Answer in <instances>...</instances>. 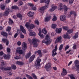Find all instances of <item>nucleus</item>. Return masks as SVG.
Instances as JSON below:
<instances>
[{"mask_svg": "<svg viewBox=\"0 0 79 79\" xmlns=\"http://www.w3.org/2000/svg\"><path fill=\"white\" fill-rule=\"evenodd\" d=\"M45 6H43L40 8L39 11L41 13V14L43 15V13L44 12V10H46V8H47L48 7V5H49V3H50V0H48L45 1Z\"/></svg>", "mask_w": 79, "mask_h": 79, "instance_id": "1", "label": "nucleus"}, {"mask_svg": "<svg viewBox=\"0 0 79 79\" xmlns=\"http://www.w3.org/2000/svg\"><path fill=\"white\" fill-rule=\"evenodd\" d=\"M28 40L30 44H31V43L32 44L33 46L34 47H37L38 44L37 42L38 40L36 38H33L31 40V39H28Z\"/></svg>", "mask_w": 79, "mask_h": 79, "instance_id": "2", "label": "nucleus"}, {"mask_svg": "<svg viewBox=\"0 0 79 79\" xmlns=\"http://www.w3.org/2000/svg\"><path fill=\"white\" fill-rule=\"evenodd\" d=\"M52 41V40H50V36L49 35H47L46 36L45 39L42 41V42L46 44H49L51 43Z\"/></svg>", "mask_w": 79, "mask_h": 79, "instance_id": "3", "label": "nucleus"}, {"mask_svg": "<svg viewBox=\"0 0 79 79\" xmlns=\"http://www.w3.org/2000/svg\"><path fill=\"white\" fill-rule=\"evenodd\" d=\"M1 64L0 65V69L2 70H4V71H7V70H10L11 69V68L10 67H8L6 68H5L4 67H3V66H5V64L4 63V61L1 60Z\"/></svg>", "mask_w": 79, "mask_h": 79, "instance_id": "4", "label": "nucleus"}, {"mask_svg": "<svg viewBox=\"0 0 79 79\" xmlns=\"http://www.w3.org/2000/svg\"><path fill=\"white\" fill-rule=\"evenodd\" d=\"M41 59H40L39 57H38L35 62V66L36 68L37 69H39V68L40 66V62Z\"/></svg>", "mask_w": 79, "mask_h": 79, "instance_id": "5", "label": "nucleus"}, {"mask_svg": "<svg viewBox=\"0 0 79 79\" xmlns=\"http://www.w3.org/2000/svg\"><path fill=\"white\" fill-rule=\"evenodd\" d=\"M25 26L29 31V29H32L35 27V26L33 24H31L30 25V23L29 22H27L25 24Z\"/></svg>", "mask_w": 79, "mask_h": 79, "instance_id": "6", "label": "nucleus"}, {"mask_svg": "<svg viewBox=\"0 0 79 79\" xmlns=\"http://www.w3.org/2000/svg\"><path fill=\"white\" fill-rule=\"evenodd\" d=\"M21 47H19L17 48V50L16 51V53L18 52L19 54L22 55V54H23L25 52H26V51L25 50L23 51L22 50H19V49H21Z\"/></svg>", "mask_w": 79, "mask_h": 79, "instance_id": "7", "label": "nucleus"}, {"mask_svg": "<svg viewBox=\"0 0 79 79\" xmlns=\"http://www.w3.org/2000/svg\"><path fill=\"white\" fill-rule=\"evenodd\" d=\"M51 63L50 62H48L45 65L44 68L46 69L47 71L50 70V69L51 68Z\"/></svg>", "mask_w": 79, "mask_h": 79, "instance_id": "8", "label": "nucleus"}, {"mask_svg": "<svg viewBox=\"0 0 79 79\" xmlns=\"http://www.w3.org/2000/svg\"><path fill=\"white\" fill-rule=\"evenodd\" d=\"M57 45L56 44L55 46V48L52 51V56L54 57L57 54V53L56 52L57 50Z\"/></svg>", "mask_w": 79, "mask_h": 79, "instance_id": "9", "label": "nucleus"}, {"mask_svg": "<svg viewBox=\"0 0 79 79\" xmlns=\"http://www.w3.org/2000/svg\"><path fill=\"white\" fill-rule=\"evenodd\" d=\"M63 41L62 39V37L61 36H58L55 42V43H57V42H61Z\"/></svg>", "mask_w": 79, "mask_h": 79, "instance_id": "10", "label": "nucleus"}, {"mask_svg": "<svg viewBox=\"0 0 79 79\" xmlns=\"http://www.w3.org/2000/svg\"><path fill=\"white\" fill-rule=\"evenodd\" d=\"M28 31L30 32L29 35H30V36H36V33L34 32H32V30L28 29Z\"/></svg>", "mask_w": 79, "mask_h": 79, "instance_id": "11", "label": "nucleus"}, {"mask_svg": "<svg viewBox=\"0 0 79 79\" xmlns=\"http://www.w3.org/2000/svg\"><path fill=\"white\" fill-rule=\"evenodd\" d=\"M39 33H38V35L41 37V39H44V35L43 34L41 35V33H42V30L40 28L39 29Z\"/></svg>", "mask_w": 79, "mask_h": 79, "instance_id": "12", "label": "nucleus"}, {"mask_svg": "<svg viewBox=\"0 0 79 79\" xmlns=\"http://www.w3.org/2000/svg\"><path fill=\"white\" fill-rule=\"evenodd\" d=\"M67 74V71L66 70L64 69H63V71L61 73V75L62 76H64Z\"/></svg>", "mask_w": 79, "mask_h": 79, "instance_id": "13", "label": "nucleus"}, {"mask_svg": "<svg viewBox=\"0 0 79 79\" xmlns=\"http://www.w3.org/2000/svg\"><path fill=\"white\" fill-rule=\"evenodd\" d=\"M52 8L49 10V11H53L57 8V6L54 5H52Z\"/></svg>", "mask_w": 79, "mask_h": 79, "instance_id": "14", "label": "nucleus"}, {"mask_svg": "<svg viewBox=\"0 0 79 79\" xmlns=\"http://www.w3.org/2000/svg\"><path fill=\"white\" fill-rule=\"evenodd\" d=\"M9 13H10V8H7L6 9V11L4 12V15L8 16Z\"/></svg>", "mask_w": 79, "mask_h": 79, "instance_id": "15", "label": "nucleus"}, {"mask_svg": "<svg viewBox=\"0 0 79 79\" xmlns=\"http://www.w3.org/2000/svg\"><path fill=\"white\" fill-rule=\"evenodd\" d=\"M60 19L61 21H64L65 23L66 22V16L65 15L60 16Z\"/></svg>", "mask_w": 79, "mask_h": 79, "instance_id": "16", "label": "nucleus"}, {"mask_svg": "<svg viewBox=\"0 0 79 79\" xmlns=\"http://www.w3.org/2000/svg\"><path fill=\"white\" fill-rule=\"evenodd\" d=\"M22 48L23 50H26L27 48V44L25 42L23 43Z\"/></svg>", "mask_w": 79, "mask_h": 79, "instance_id": "17", "label": "nucleus"}, {"mask_svg": "<svg viewBox=\"0 0 79 79\" xmlns=\"http://www.w3.org/2000/svg\"><path fill=\"white\" fill-rule=\"evenodd\" d=\"M73 15H74L75 16H76L77 15V14H76V12L74 11H71L70 12V14L68 16L69 18H70V17H71V15H73Z\"/></svg>", "mask_w": 79, "mask_h": 79, "instance_id": "18", "label": "nucleus"}, {"mask_svg": "<svg viewBox=\"0 0 79 79\" xmlns=\"http://www.w3.org/2000/svg\"><path fill=\"white\" fill-rule=\"evenodd\" d=\"M20 29L22 31V32H23L24 34H26V30L24 28V27L22 26H20Z\"/></svg>", "mask_w": 79, "mask_h": 79, "instance_id": "19", "label": "nucleus"}, {"mask_svg": "<svg viewBox=\"0 0 79 79\" xmlns=\"http://www.w3.org/2000/svg\"><path fill=\"white\" fill-rule=\"evenodd\" d=\"M62 30V28H60L59 29L56 28V33L58 34H60V32H61V31Z\"/></svg>", "mask_w": 79, "mask_h": 79, "instance_id": "20", "label": "nucleus"}, {"mask_svg": "<svg viewBox=\"0 0 79 79\" xmlns=\"http://www.w3.org/2000/svg\"><path fill=\"white\" fill-rule=\"evenodd\" d=\"M2 41L4 43H6V45H8L9 44V41H8L7 39H3L2 40Z\"/></svg>", "mask_w": 79, "mask_h": 79, "instance_id": "21", "label": "nucleus"}, {"mask_svg": "<svg viewBox=\"0 0 79 79\" xmlns=\"http://www.w3.org/2000/svg\"><path fill=\"white\" fill-rule=\"evenodd\" d=\"M34 58H35V55H33L31 56L29 60V62L30 63H31L34 60Z\"/></svg>", "mask_w": 79, "mask_h": 79, "instance_id": "22", "label": "nucleus"}, {"mask_svg": "<svg viewBox=\"0 0 79 79\" xmlns=\"http://www.w3.org/2000/svg\"><path fill=\"white\" fill-rule=\"evenodd\" d=\"M63 9V4H62V3H61L59 6V7H58V10H60V11H61V10H62Z\"/></svg>", "mask_w": 79, "mask_h": 79, "instance_id": "23", "label": "nucleus"}, {"mask_svg": "<svg viewBox=\"0 0 79 79\" xmlns=\"http://www.w3.org/2000/svg\"><path fill=\"white\" fill-rule=\"evenodd\" d=\"M68 34L66 33V35H64L63 36V38H64V39H70L71 37L70 36L68 35Z\"/></svg>", "mask_w": 79, "mask_h": 79, "instance_id": "24", "label": "nucleus"}, {"mask_svg": "<svg viewBox=\"0 0 79 79\" xmlns=\"http://www.w3.org/2000/svg\"><path fill=\"white\" fill-rule=\"evenodd\" d=\"M31 56V53L30 52L28 53L26 55L25 57L26 59L29 58Z\"/></svg>", "mask_w": 79, "mask_h": 79, "instance_id": "25", "label": "nucleus"}, {"mask_svg": "<svg viewBox=\"0 0 79 79\" xmlns=\"http://www.w3.org/2000/svg\"><path fill=\"white\" fill-rule=\"evenodd\" d=\"M34 15V13L32 12H30L28 13V15L29 16V17H31L32 16Z\"/></svg>", "mask_w": 79, "mask_h": 79, "instance_id": "26", "label": "nucleus"}, {"mask_svg": "<svg viewBox=\"0 0 79 79\" xmlns=\"http://www.w3.org/2000/svg\"><path fill=\"white\" fill-rule=\"evenodd\" d=\"M1 34L2 35H3L4 36H6V37L8 36V34L6 32L3 31L1 32Z\"/></svg>", "mask_w": 79, "mask_h": 79, "instance_id": "27", "label": "nucleus"}, {"mask_svg": "<svg viewBox=\"0 0 79 79\" xmlns=\"http://www.w3.org/2000/svg\"><path fill=\"white\" fill-rule=\"evenodd\" d=\"M5 59H9L10 58V55H5L4 56Z\"/></svg>", "mask_w": 79, "mask_h": 79, "instance_id": "28", "label": "nucleus"}, {"mask_svg": "<svg viewBox=\"0 0 79 79\" xmlns=\"http://www.w3.org/2000/svg\"><path fill=\"white\" fill-rule=\"evenodd\" d=\"M16 63L17 64H18L19 65H23L24 64V63H23L22 62L18 61L16 62Z\"/></svg>", "mask_w": 79, "mask_h": 79, "instance_id": "29", "label": "nucleus"}, {"mask_svg": "<svg viewBox=\"0 0 79 79\" xmlns=\"http://www.w3.org/2000/svg\"><path fill=\"white\" fill-rule=\"evenodd\" d=\"M78 37V32H77L75 34V35L74 36H73V38L74 39H76Z\"/></svg>", "mask_w": 79, "mask_h": 79, "instance_id": "30", "label": "nucleus"}, {"mask_svg": "<svg viewBox=\"0 0 79 79\" xmlns=\"http://www.w3.org/2000/svg\"><path fill=\"white\" fill-rule=\"evenodd\" d=\"M73 32V31L72 30H69L67 32V34H71V33H72Z\"/></svg>", "mask_w": 79, "mask_h": 79, "instance_id": "31", "label": "nucleus"}, {"mask_svg": "<svg viewBox=\"0 0 79 79\" xmlns=\"http://www.w3.org/2000/svg\"><path fill=\"white\" fill-rule=\"evenodd\" d=\"M37 53L39 55L40 57H42V52L40 50H39L37 51Z\"/></svg>", "mask_w": 79, "mask_h": 79, "instance_id": "32", "label": "nucleus"}, {"mask_svg": "<svg viewBox=\"0 0 79 79\" xmlns=\"http://www.w3.org/2000/svg\"><path fill=\"white\" fill-rule=\"evenodd\" d=\"M1 8L2 10H5V6L3 4L1 5Z\"/></svg>", "mask_w": 79, "mask_h": 79, "instance_id": "33", "label": "nucleus"}, {"mask_svg": "<svg viewBox=\"0 0 79 79\" xmlns=\"http://www.w3.org/2000/svg\"><path fill=\"white\" fill-rule=\"evenodd\" d=\"M17 16L20 19H22V15L20 14H19L17 15Z\"/></svg>", "mask_w": 79, "mask_h": 79, "instance_id": "34", "label": "nucleus"}, {"mask_svg": "<svg viewBox=\"0 0 79 79\" xmlns=\"http://www.w3.org/2000/svg\"><path fill=\"white\" fill-rule=\"evenodd\" d=\"M9 24H11L13 23V21L11 19H9Z\"/></svg>", "mask_w": 79, "mask_h": 79, "instance_id": "35", "label": "nucleus"}, {"mask_svg": "<svg viewBox=\"0 0 79 79\" xmlns=\"http://www.w3.org/2000/svg\"><path fill=\"white\" fill-rule=\"evenodd\" d=\"M64 11L65 12L67 11H68V7L64 5Z\"/></svg>", "mask_w": 79, "mask_h": 79, "instance_id": "36", "label": "nucleus"}, {"mask_svg": "<svg viewBox=\"0 0 79 79\" xmlns=\"http://www.w3.org/2000/svg\"><path fill=\"white\" fill-rule=\"evenodd\" d=\"M51 18V16L47 17L46 18H45V21H49V20Z\"/></svg>", "mask_w": 79, "mask_h": 79, "instance_id": "37", "label": "nucleus"}, {"mask_svg": "<svg viewBox=\"0 0 79 79\" xmlns=\"http://www.w3.org/2000/svg\"><path fill=\"white\" fill-rule=\"evenodd\" d=\"M12 9H14V10H17V9H18V7L16 6H12Z\"/></svg>", "mask_w": 79, "mask_h": 79, "instance_id": "38", "label": "nucleus"}, {"mask_svg": "<svg viewBox=\"0 0 79 79\" xmlns=\"http://www.w3.org/2000/svg\"><path fill=\"white\" fill-rule=\"evenodd\" d=\"M42 32L44 34H47V30L45 28H44L43 29Z\"/></svg>", "mask_w": 79, "mask_h": 79, "instance_id": "39", "label": "nucleus"}, {"mask_svg": "<svg viewBox=\"0 0 79 79\" xmlns=\"http://www.w3.org/2000/svg\"><path fill=\"white\" fill-rule=\"evenodd\" d=\"M11 67L13 69H16V67L15 65L12 64Z\"/></svg>", "mask_w": 79, "mask_h": 79, "instance_id": "40", "label": "nucleus"}, {"mask_svg": "<svg viewBox=\"0 0 79 79\" xmlns=\"http://www.w3.org/2000/svg\"><path fill=\"white\" fill-rule=\"evenodd\" d=\"M18 4V6H21L23 5V2L21 1H19Z\"/></svg>", "mask_w": 79, "mask_h": 79, "instance_id": "41", "label": "nucleus"}, {"mask_svg": "<svg viewBox=\"0 0 79 79\" xmlns=\"http://www.w3.org/2000/svg\"><path fill=\"white\" fill-rule=\"evenodd\" d=\"M56 24H53L52 25V27L53 29H55V28H56Z\"/></svg>", "mask_w": 79, "mask_h": 79, "instance_id": "42", "label": "nucleus"}, {"mask_svg": "<svg viewBox=\"0 0 79 79\" xmlns=\"http://www.w3.org/2000/svg\"><path fill=\"white\" fill-rule=\"evenodd\" d=\"M64 45L61 44L59 48V50H61L62 49H63V47Z\"/></svg>", "mask_w": 79, "mask_h": 79, "instance_id": "43", "label": "nucleus"}, {"mask_svg": "<svg viewBox=\"0 0 79 79\" xmlns=\"http://www.w3.org/2000/svg\"><path fill=\"white\" fill-rule=\"evenodd\" d=\"M28 6H30L31 8H32V7H33V6H34V5H33V4L31 3H28Z\"/></svg>", "mask_w": 79, "mask_h": 79, "instance_id": "44", "label": "nucleus"}, {"mask_svg": "<svg viewBox=\"0 0 79 79\" xmlns=\"http://www.w3.org/2000/svg\"><path fill=\"white\" fill-rule=\"evenodd\" d=\"M11 27H7V29H6V31L8 32H10V30H11Z\"/></svg>", "mask_w": 79, "mask_h": 79, "instance_id": "45", "label": "nucleus"}, {"mask_svg": "<svg viewBox=\"0 0 79 79\" xmlns=\"http://www.w3.org/2000/svg\"><path fill=\"white\" fill-rule=\"evenodd\" d=\"M56 19H57V18H56V16H54L53 18L52 19V21H56Z\"/></svg>", "mask_w": 79, "mask_h": 79, "instance_id": "46", "label": "nucleus"}, {"mask_svg": "<svg viewBox=\"0 0 79 79\" xmlns=\"http://www.w3.org/2000/svg\"><path fill=\"white\" fill-rule=\"evenodd\" d=\"M14 58L15 59V60H18L21 59V57H20V56H16L14 57Z\"/></svg>", "mask_w": 79, "mask_h": 79, "instance_id": "47", "label": "nucleus"}, {"mask_svg": "<svg viewBox=\"0 0 79 79\" xmlns=\"http://www.w3.org/2000/svg\"><path fill=\"white\" fill-rule=\"evenodd\" d=\"M74 63L76 65H77V64H79V61H78L77 60H75L74 61Z\"/></svg>", "mask_w": 79, "mask_h": 79, "instance_id": "48", "label": "nucleus"}, {"mask_svg": "<svg viewBox=\"0 0 79 79\" xmlns=\"http://www.w3.org/2000/svg\"><path fill=\"white\" fill-rule=\"evenodd\" d=\"M31 75L33 77H34V78L35 79H37V77H36V76H35V74L34 73H32L31 74Z\"/></svg>", "mask_w": 79, "mask_h": 79, "instance_id": "49", "label": "nucleus"}, {"mask_svg": "<svg viewBox=\"0 0 79 79\" xmlns=\"http://www.w3.org/2000/svg\"><path fill=\"white\" fill-rule=\"evenodd\" d=\"M62 27L63 29H64V30H66V31H67L68 29V27Z\"/></svg>", "mask_w": 79, "mask_h": 79, "instance_id": "50", "label": "nucleus"}, {"mask_svg": "<svg viewBox=\"0 0 79 79\" xmlns=\"http://www.w3.org/2000/svg\"><path fill=\"white\" fill-rule=\"evenodd\" d=\"M35 24H37V25H39V22L38 20H35Z\"/></svg>", "mask_w": 79, "mask_h": 79, "instance_id": "51", "label": "nucleus"}, {"mask_svg": "<svg viewBox=\"0 0 79 79\" xmlns=\"http://www.w3.org/2000/svg\"><path fill=\"white\" fill-rule=\"evenodd\" d=\"M70 78L71 79H76L75 77H74V76L73 75H72L70 76Z\"/></svg>", "mask_w": 79, "mask_h": 79, "instance_id": "52", "label": "nucleus"}, {"mask_svg": "<svg viewBox=\"0 0 79 79\" xmlns=\"http://www.w3.org/2000/svg\"><path fill=\"white\" fill-rule=\"evenodd\" d=\"M69 48V45H66V46L65 48V50H66L67 49Z\"/></svg>", "mask_w": 79, "mask_h": 79, "instance_id": "53", "label": "nucleus"}, {"mask_svg": "<svg viewBox=\"0 0 79 79\" xmlns=\"http://www.w3.org/2000/svg\"><path fill=\"white\" fill-rule=\"evenodd\" d=\"M73 1H74V0H69V3L70 5L72 4V3H73Z\"/></svg>", "mask_w": 79, "mask_h": 79, "instance_id": "54", "label": "nucleus"}, {"mask_svg": "<svg viewBox=\"0 0 79 79\" xmlns=\"http://www.w3.org/2000/svg\"><path fill=\"white\" fill-rule=\"evenodd\" d=\"M31 9L33 10H34L35 11L37 9L36 8V7H31Z\"/></svg>", "mask_w": 79, "mask_h": 79, "instance_id": "55", "label": "nucleus"}, {"mask_svg": "<svg viewBox=\"0 0 79 79\" xmlns=\"http://www.w3.org/2000/svg\"><path fill=\"white\" fill-rule=\"evenodd\" d=\"M20 37L21 39H22L24 37V36L23 35L21 34L20 35Z\"/></svg>", "mask_w": 79, "mask_h": 79, "instance_id": "56", "label": "nucleus"}, {"mask_svg": "<svg viewBox=\"0 0 79 79\" xmlns=\"http://www.w3.org/2000/svg\"><path fill=\"white\" fill-rule=\"evenodd\" d=\"M8 74L10 75V76H12L13 75V73L12 72H8Z\"/></svg>", "mask_w": 79, "mask_h": 79, "instance_id": "57", "label": "nucleus"}, {"mask_svg": "<svg viewBox=\"0 0 79 79\" xmlns=\"http://www.w3.org/2000/svg\"><path fill=\"white\" fill-rule=\"evenodd\" d=\"M21 42L20 41H18L17 42V44L18 45H19V46L21 45Z\"/></svg>", "mask_w": 79, "mask_h": 79, "instance_id": "58", "label": "nucleus"}, {"mask_svg": "<svg viewBox=\"0 0 79 79\" xmlns=\"http://www.w3.org/2000/svg\"><path fill=\"white\" fill-rule=\"evenodd\" d=\"M46 0H41L40 1V3H44V2H45Z\"/></svg>", "mask_w": 79, "mask_h": 79, "instance_id": "59", "label": "nucleus"}, {"mask_svg": "<svg viewBox=\"0 0 79 79\" xmlns=\"http://www.w3.org/2000/svg\"><path fill=\"white\" fill-rule=\"evenodd\" d=\"M10 49L9 48H7V52H8L9 53L10 52Z\"/></svg>", "mask_w": 79, "mask_h": 79, "instance_id": "60", "label": "nucleus"}, {"mask_svg": "<svg viewBox=\"0 0 79 79\" xmlns=\"http://www.w3.org/2000/svg\"><path fill=\"white\" fill-rule=\"evenodd\" d=\"M17 36H18V33H16L14 35V38H16V37H17Z\"/></svg>", "mask_w": 79, "mask_h": 79, "instance_id": "61", "label": "nucleus"}, {"mask_svg": "<svg viewBox=\"0 0 79 79\" xmlns=\"http://www.w3.org/2000/svg\"><path fill=\"white\" fill-rule=\"evenodd\" d=\"M10 0H6V3H10Z\"/></svg>", "mask_w": 79, "mask_h": 79, "instance_id": "62", "label": "nucleus"}, {"mask_svg": "<svg viewBox=\"0 0 79 79\" xmlns=\"http://www.w3.org/2000/svg\"><path fill=\"white\" fill-rule=\"evenodd\" d=\"M17 32H18V34H19V33H20L21 30H20L17 29Z\"/></svg>", "mask_w": 79, "mask_h": 79, "instance_id": "63", "label": "nucleus"}, {"mask_svg": "<svg viewBox=\"0 0 79 79\" xmlns=\"http://www.w3.org/2000/svg\"><path fill=\"white\" fill-rule=\"evenodd\" d=\"M78 67H79V68L77 67V73H79V66Z\"/></svg>", "mask_w": 79, "mask_h": 79, "instance_id": "64", "label": "nucleus"}]
</instances>
